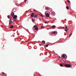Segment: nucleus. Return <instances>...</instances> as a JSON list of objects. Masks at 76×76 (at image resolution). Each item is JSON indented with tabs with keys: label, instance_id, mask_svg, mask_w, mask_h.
I'll use <instances>...</instances> for the list:
<instances>
[{
	"label": "nucleus",
	"instance_id": "1",
	"mask_svg": "<svg viewBox=\"0 0 76 76\" xmlns=\"http://www.w3.org/2000/svg\"><path fill=\"white\" fill-rule=\"evenodd\" d=\"M65 66L66 67H72L71 65H70L69 64H65Z\"/></svg>",
	"mask_w": 76,
	"mask_h": 76
},
{
	"label": "nucleus",
	"instance_id": "2",
	"mask_svg": "<svg viewBox=\"0 0 76 76\" xmlns=\"http://www.w3.org/2000/svg\"><path fill=\"white\" fill-rule=\"evenodd\" d=\"M17 15H14L13 17V19H16V18H17Z\"/></svg>",
	"mask_w": 76,
	"mask_h": 76
},
{
	"label": "nucleus",
	"instance_id": "3",
	"mask_svg": "<svg viewBox=\"0 0 76 76\" xmlns=\"http://www.w3.org/2000/svg\"><path fill=\"white\" fill-rule=\"evenodd\" d=\"M46 17H47V18H48V17H49V16H50L49 14H48V13H46Z\"/></svg>",
	"mask_w": 76,
	"mask_h": 76
},
{
	"label": "nucleus",
	"instance_id": "4",
	"mask_svg": "<svg viewBox=\"0 0 76 76\" xmlns=\"http://www.w3.org/2000/svg\"><path fill=\"white\" fill-rule=\"evenodd\" d=\"M34 13H33L31 14V17L33 18V17H34Z\"/></svg>",
	"mask_w": 76,
	"mask_h": 76
},
{
	"label": "nucleus",
	"instance_id": "5",
	"mask_svg": "<svg viewBox=\"0 0 76 76\" xmlns=\"http://www.w3.org/2000/svg\"><path fill=\"white\" fill-rule=\"evenodd\" d=\"M42 42L43 44H45V41L43 40Z\"/></svg>",
	"mask_w": 76,
	"mask_h": 76
},
{
	"label": "nucleus",
	"instance_id": "6",
	"mask_svg": "<svg viewBox=\"0 0 76 76\" xmlns=\"http://www.w3.org/2000/svg\"><path fill=\"white\" fill-rule=\"evenodd\" d=\"M13 28V25L10 26V29H12V28Z\"/></svg>",
	"mask_w": 76,
	"mask_h": 76
},
{
	"label": "nucleus",
	"instance_id": "7",
	"mask_svg": "<svg viewBox=\"0 0 76 76\" xmlns=\"http://www.w3.org/2000/svg\"><path fill=\"white\" fill-rule=\"evenodd\" d=\"M15 15V13L13 12H12L11 13V16H13Z\"/></svg>",
	"mask_w": 76,
	"mask_h": 76
},
{
	"label": "nucleus",
	"instance_id": "8",
	"mask_svg": "<svg viewBox=\"0 0 76 76\" xmlns=\"http://www.w3.org/2000/svg\"><path fill=\"white\" fill-rule=\"evenodd\" d=\"M12 23V21L11 20H10V23H9V24L10 23Z\"/></svg>",
	"mask_w": 76,
	"mask_h": 76
},
{
	"label": "nucleus",
	"instance_id": "9",
	"mask_svg": "<svg viewBox=\"0 0 76 76\" xmlns=\"http://www.w3.org/2000/svg\"><path fill=\"white\" fill-rule=\"evenodd\" d=\"M35 30H38V27H36L35 29Z\"/></svg>",
	"mask_w": 76,
	"mask_h": 76
},
{
	"label": "nucleus",
	"instance_id": "10",
	"mask_svg": "<svg viewBox=\"0 0 76 76\" xmlns=\"http://www.w3.org/2000/svg\"><path fill=\"white\" fill-rule=\"evenodd\" d=\"M66 9H67L68 10H69V7L68 6H67L66 7Z\"/></svg>",
	"mask_w": 76,
	"mask_h": 76
},
{
	"label": "nucleus",
	"instance_id": "11",
	"mask_svg": "<svg viewBox=\"0 0 76 76\" xmlns=\"http://www.w3.org/2000/svg\"><path fill=\"white\" fill-rule=\"evenodd\" d=\"M48 9H49V8H48V7H47L46 8V10H48Z\"/></svg>",
	"mask_w": 76,
	"mask_h": 76
},
{
	"label": "nucleus",
	"instance_id": "12",
	"mask_svg": "<svg viewBox=\"0 0 76 76\" xmlns=\"http://www.w3.org/2000/svg\"><path fill=\"white\" fill-rule=\"evenodd\" d=\"M52 27H53V28H56V26L55 25H53L52 26Z\"/></svg>",
	"mask_w": 76,
	"mask_h": 76
},
{
	"label": "nucleus",
	"instance_id": "13",
	"mask_svg": "<svg viewBox=\"0 0 76 76\" xmlns=\"http://www.w3.org/2000/svg\"><path fill=\"white\" fill-rule=\"evenodd\" d=\"M62 57H63V58H65V55H62Z\"/></svg>",
	"mask_w": 76,
	"mask_h": 76
},
{
	"label": "nucleus",
	"instance_id": "14",
	"mask_svg": "<svg viewBox=\"0 0 76 76\" xmlns=\"http://www.w3.org/2000/svg\"><path fill=\"white\" fill-rule=\"evenodd\" d=\"M60 66H61V67H63V65L62 64H60Z\"/></svg>",
	"mask_w": 76,
	"mask_h": 76
},
{
	"label": "nucleus",
	"instance_id": "15",
	"mask_svg": "<svg viewBox=\"0 0 76 76\" xmlns=\"http://www.w3.org/2000/svg\"><path fill=\"white\" fill-rule=\"evenodd\" d=\"M35 16H34L35 18H37V14H35Z\"/></svg>",
	"mask_w": 76,
	"mask_h": 76
},
{
	"label": "nucleus",
	"instance_id": "16",
	"mask_svg": "<svg viewBox=\"0 0 76 76\" xmlns=\"http://www.w3.org/2000/svg\"><path fill=\"white\" fill-rule=\"evenodd\" d=\"M56 31H54L53 32V34H56Z\"/></svg>",
	"mask_w": 76,
	"mask_h": 76
},
{
	"label": "nucleus",
	"instance_id": "17",
	"mask_svg": "<svg viewBox=\"0 0 76 76\" xmlns=\"http://www.w3.org/2000/svg\"><path fill=\"white\" fill-rule=\"evenodd\" d=\"M67 1H68V3H70V1H69V0H68Z\"/></svg>",
	"mask_w": 76,
	"mask_h": 76
},
{
	"label": "nucleus",
	"instance_id": "18",
	"mask_svg": "<svg viewBox=\"0 0 76 76\" xmlns=\"http://www.w3.org/2000/svg\"><path fill=\"white\" fill-rule=\"evenodd\" d=\"M40 15L41 16H42L43 18H44V15Z\"/></svg>",
	"mask_w": 76,
	"mask_h": 76
},
{
	"label": "nucleus",
	"instance_id": "19",
	"mask_svg": "<svg viewBox=\"0 0 76 76\" xmlns=\"http://www.w3.org/2000/svg\"><path fill=\"white\" fill-rule=\"evenodd\" d=\"M46 47H48V44L46 45Z\"/></svg>",
	"mask_w": 76,
	"mask_h": 76
},
{
	"label": "nucleus",
	"instance_id": "20",
	"mask_svg": "<svg viewBox=\"0 0 76 76\" xmlns=\"http://www.w3.org/2000/svg\"><path fill=\"white\" fill-rule=\"evenodd\" d=\"M65 28H66V29H67V26H66Z\"/></svg>",
	"mask_w": 76,
	"mask_h": 76
},
{
	"label": "nucleus",
	"instance_id": "21",
	"mask_svg": "<svg viewBox=\"0 0 76 76\" xmlns=\"http://www.w3.org/2000/svg\"><path fill=\"white\" fill-rule=\"evenodd\" d=\"M2 74L3 75H4L5 73L4 72H3V73H2Z\"/></svg>",
	"mask_w": 76,
	"mask_h": 76
},
{
	"label": "nucleus",
	"instance_id": "22",
	"mask_svg": "<svg viewBox=\"0 0 76 76\" xmlns=\"http://www.w3.org/2000/svg\"><path fill=\"white\" fill-rule=\"evenodd\" d=\"M27 1V0H25L24 2H25V3H26V2Z\"/></svg>",
	"mask_w": 76,
	"mask_h": 76
},
{
	"label": "nucleus",
	"instance_id": "23",
	"mask_svg": "<svg viewBox=\"0 0 76 76\" xmlns=\"http://www.w3.org/2000/svg\"><path fill=\"white\" fill-rule=\"evenodd\" d=\"M32 22H33V21H34V20H34V19H32Z\"/></svg>",
	"mask_w": 76,
	"mask_h": 76
},
{
	"label": "nucleus",
	"instance_id": "24",
	"mask_svg": "<svg viewBox=\"0 0 76 76\" xmlns=\"http://www.w3.org/2000/svg\"><path fill=\"white\" fill-rule=\"evenodd\" d=\"M14 20H15V22H16V20H16V19H15Z\"/></svg>",
	"mask_w": 76,
	"mask_h": 76
},
{
	"label": "nucleus",
	"instance_id": "25",
	"mask_svg": "<svg viewBox=\"0 0 76 76\" xmlns=\"http://www.w3.org/2000/svg\"><path fill=\"white\" fill-rule=\"evenodd\" d=\"M7 17L8 19H9V15L7 16Z\"/></svg>",
	"mask_w": 76,
	"mask_h": 76
},
{
	"label": "nucleus",
	"instance_id": "26",
	"mask_svg": "<svg viewBox=\"0 0 76 76\" xmlns=\"http://www.w3.org/2000/svg\"><path fill=\"white\" fill-rule=\"evenodd\" d=\"M62 28H63V29H65V27H62Z\"/></svg>",
	"mask_w": 76,
	"mask_h": 76
},
{
	"label": "nucleus",
	"instance_id": "27",
	"mask_svg": "<svg viewBox=\"0 0 76 76\" xmlns=\"http://www.w3.org/2000/svg\"><path fill=\"white\" fill-rule=\"evenodd\" d=\"M71 36H72V34H71L70 36H69V37H71Z\"/></svg>",
	"mask_w": 76,
	"mask_h": 76
},
{
	"label": "nucleus",
	"instance_id": "28",
	"mask_svg": "<svg viewBox=\"0 0 76 76\" xmlns=\"http://www.w3.org/2000/svg\"><path fill=\"white\" fill-rule=\"evenodd\" d=\"M39 20L40 21H41V18H39Z\"/></svg>",
	"mask_w": 76,
	"mask_h": 76
},
{
	"label": "nucleus",
	"instance_id": "29",
	"mask_svg": "<svg viewBox=\"0 0 76 76\" xmlns=\"http://www.w3.org/2000/svg\"><path fill=\"white\" fill-rule=\"evenodd\" d=\"M34 28H35V27H36V26L34 25Z\"/></svg>",
	"mask_w": 76,
	"mask_h": 76
},
{
	"label": "nucleus",
	"instance_id": "30",
	"mask_svg": "<svg viewBox=\"0 0 76 76\" xmlns=\"http://www.w3.org/2000/svg\"><path fill=\"white\" fill-rule=\"evenodd\" d=\"M65 31H67V30H66V29H65Z\"/></svg>",
	"mask_w": 76,
	"mask_h": 76
},
{
	"label": "nucleus",
	"instance_id": "31",
	"mask_svg": "<svg viewBox=\"0 0 76 76\" xmlns=\"http://www.w3.org/2000/svg\"><path fill=\"white\" fill-rule=\"evenodd\" d=\"M39 45H40V46H41V45L39 44Z\"/></svg>",
	"mask_w": 76,
	"mask_h": 76
},
{
	"label": "nucleus",
	"instance_id": "32",
	"mask_svg": "<svg viewBox=\"0 0 76 76\" xmlns=\"http://www.w3.org/2000/svg\"><path fill=\"white\" fill-rule=\"evenodd\" d=\"M34 11H35V12L36 11L35 10V9H34Z\"/></svg>",
	"mask_w": 76,
	"mask_h": 76
},
{
	"label": "nucleus",
	"instance_id": "33",
	"mask_svg": "<svg viewBox=\"0 0 76 76\" xmlns=\"http://www.w3.org/2000/svg\"><path fill=\"white\" fill-rule=\"evenodd\" d=\"M43 27L42 28H43V29H44V27Z\"/></svg>",
	"mask_w": 76,
	"mask_h": 76
},
{
	"label": "nucleus",
	"instance_id": "34",
	"mask_svg": "<svg viewBox=\"0 0 76 76\" xmlns=\"http://www.w3.org/2000/svg\"><path fill=\"white\" fill-rule=\"evenodd\" d=\"M45 23H47V22H45Z\"/></svg>",
	"mask_w": 76,
	"mask_h": 76
},
{
	"label": "nucleus",
	"instance_id": "35",
	"mask_svg": "<svg viewBox=\"0 0 76 76\" xmlns=\"http://www.w3.org/2000/svg\"><path fill=\"white\" fill-rule=\"evenodd\" d=\"M42 27H43L42 26V27H41V28H43Z\"/></svg>",
	"mask_w": 76,
	"mask_h": 76
},
{
	"label": "nucleus",
	"instance_id": "36",
	"mask_svg": "<svg viewBox=\"0 0 76 76\" xmlns=\"http://www.w3.org/2000/svg\"><path fill=\"white\" fill-rule=\"evenodd\" d=\"M71 35H72V33L71 34Z\"/></svg>",
	"mask_w": 76,
	"mask_h": 76
},
{
	"label": "nucleus",
	"instance_id": "37",
	"mask_svg": "<svg viewBox=\"0 0 76 76\" xmlns=\"http://www.w3.org/2000/svg\"><path fill=\"white\" fill-rule=\"evenodd\" d=\"M31 12H32V11H30Z\"/></svg>",
	"mask_w": 76,
	"mask_h": 76
},
{
	"label": "nucleus",
	"instance_id": "38",
	"mask_svg": "<svg viewBox=\"0 0 76 76\" xmlns=\"http://www.w3.org/2000/svg\"><path fill=\"white\" fill-rule=\"evenodd\" d=\"M61 61V62H62V61Z\"/></svg>",
	"mask_w": 76,
	"mask_h": 76
},
{
	"label": "nucleus",
	"instance_id": "39",
	"mask_svg": "<svg viewBox=\"0 0 76 76\" xmlns=\"http://www.w3.org/2000/svg\"><path fill=\"white\" fill-rule=\"evenodd\" d=\"M67 57V56H66V57Z\"/></svg>",
	"mask_w": 76,
	"mask_h": 76
},
{
	"label": "nucleus",
	"instance_id": "40",
	"mask_svg": "<svg viewBox=\"0 0 76 76\" xmlns=\"http://www.w3.org/2000/svg\"><path fill=\"white\" fill-rule=\"evenodd\" d=\"M24 29H25V28H24Z\"/></svg>",
	"mask_w": 76,
	"mask_h": 76
},
{
	"label": "nucleus",
	"instance_id": "41",
	"mask_svg": "<svg viewBox=\"0 0 76 76\" xmlns=\"http://www.w3.org/2000/svg\"><path fill=\"white\" fill-rule=\"evenodd\" d=\"M60 57H59V58H60Z\"/></svg>",
	"mask_w": 76,
	"mask_h": 76
},
{
	"label": "nucleus",
	"instance_id": "42",
	"mask_svg": "<svg viewBox=\"0 0 76 76\" xmlns=\"http://www.w3.org/2000/svg\"><path fill=\"white\" fill-rule=\"evenodd\" d=\"M60 57H59V58H60Z\"/></svg>",
	"mask_w": 76,
	"mask_h": 76
},
{
	"label": "nucleus",
	"instance_id": "43",
	"mask_svg": "<svg viewBox=\"0 0 76 76\" xmlns=\"http://www.w3.org/2000/svg\"><path fill=\"white\" fill-rule=\"evenodd\" d=\"M60 57H59V58H60Z\"/></svg>",
	"mask_w": 76,
	"mask_h": 76
}]
</instances>
